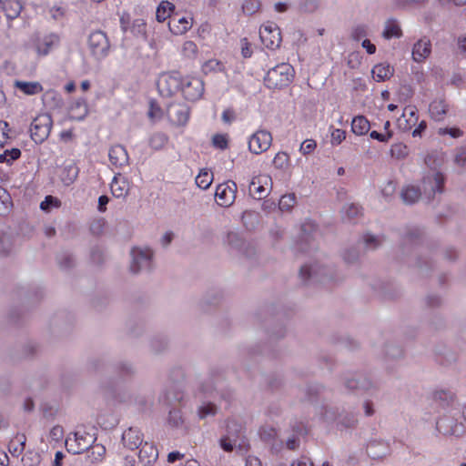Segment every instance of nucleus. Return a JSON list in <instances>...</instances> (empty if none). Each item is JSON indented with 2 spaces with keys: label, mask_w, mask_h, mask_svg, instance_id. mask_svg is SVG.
Here are the masks:
<instances>
[{
  "label": "nucleus",
  "mask_w": 466,
  "mask_h": 466,
  "mask_svg": "<svg viewBox=\"0 0 466 466\" xmlns=\"http://www.w3.org/2000/svg\"><path fill=\"white\" fill-rule=\"evenodd\" d=\"M294 75L295 71L291 65L281 63L267 72L264 82L268 88L279 89L288 86L292 82Z\"/></svg>",
  "instance_id": "obj_1"
},
{
  "label": "nucleus",
  "mask_w": 466,
  "mask_h": 466,
  "mask_svg": "<svg viewBox=\"0 0 466 466\" xmlns=\"http://www.w3.org/2000/svg\"><path fill=\"white\" fill-rule=\"evenodd\" d=\"M96 440L94 434L78 430L66 437L65 444L67 451L73 454H80L89 449Z\"/></svg>",
  "instance_id": "obj_2"
},
{
  "label": "nucleus",
  "mask_w": 466,
  "mask_h": 466,
  "mask_svg": "<svg viewBox=\"0 0 466 466\" xmlns=\"http://www.w3.org/2000/svg\"><path fill=\"white\" fill-rule=\"evenodd\" d=\"M130 270L134 274L147 271L152 267L153 251L147 247H134L130 252Z\"/></svg>",
  "instance_id": "obj_3"
},
{
  "label": "nucleus",
  "mask_w": 466,
  "mask_h": 466,
  "mask_svg": "<svg viewBox=\"0 0 466 466\" xmlns=\"http://www.w3.org/2000/svg\"><path fill=\"white\" fill-rule=\"evenodd\" d=\"M183 78L184 76L177 71L161 75L157 81L160 95L169 97L178 91L182 92Z\"/></svg>",
  "instance_id": "obj_4"
},
{
  "label": "nucleus",
  "mask_w": 466,
  "mask_h": 466,
  "mask_svg": "<svg viewBox=\"0 0 466 466\" xmlns=\"http://www.w3.org/2000/svg\"><path fill=\"white\" fill-rule=\"evenodd\" d=\"M59 43V36L56 34L50 33L32 38L30 48L38 57H44L48 56L53 49L56 48Z\"/></svg>",
  "instance_id": "obj_5"
},
{
  "label": "nucleus",
  "mask_w": 466,
  "mask_h": 466,
  "mask_svg": "<svg viewBox=\"0 0 466 466\" xmlns=\"http://www.w3.org/2000/svg\"><path fill=\"white\" fill-rule=\"evenodd\" d=\"M53 125L52 117L48 114L38 115L31 123V138L36 143L44 142L49 136Z\"/></svg>",
  "instance_id": "obj_6"
},
{
  "label": "nucleus",
  "mask_w": 466,
  "mask_h": 466,
  "mask_svg": "<svg viewBox=\"0 0 466 466\" xmlns=\"http://www.w3.org/2000/svg\"><path fill=\"white\" fill-rule=\"evenodd\" d=\"M444 177L441 173L431 170L426 173L421 180L420 188L427 199L433 198L437 193L442 192Z\"/></svg>",
  "instance_id": "obj_7"
},
{
  "label": "nucleus",
  "mask_w": 466,
  "mask_h": 466,
  "mask_svg": "<svg viewBox=\"0 0 466 466\" xmlns=\"http://www.w3.org/2000/svg\"><path fill=\"white\" fill-rule=\"evenodd\" d=\"M259 38L268 49L274 50L280 46L281 35L279 26L273 22H267L259 29Z\"/></svg>",
  "instance_id": "obj_8"
},
{
  "label": "nucleus",
  "mask_w": 466,
  "mask_h": 466,
  "mask_svg": "<svg viewBox=\"0 0 466 466\" xmlns=\"http://www.w3.org/2000/svg\"><path fill=\"white\" fill-rule=\"evenodd\" d=\"M271 144L272 135L266 129L257 130L248 140L249 151L256 155L266 152L270 147Z\"/></svg>",
  "instance_id": "obj_9"
},
{
  "label": "nucleus",
  "mask_w": 466,
  "mask_h": 466,
  "mask_svg": "<svg viewBox=\"0 0 466 466\" xmlns=\"http://www.w3.org/2000/svg\"><path fill=\"white\" fill-rule=\"evenodd\" d=\"M88 46L97 59H102L108 55L110 45L107 36L102 31H94L89 35Z\"/></svg>",
  "instance_id": "obj_10"
},
{
  "label": "nucleus",
  "mask_w": 466,
  "mask_h": 466,
  "mask_svg": "<svg viewBox=\"0 0 466 466\" xmlns=\"http://www.w3.org/2000/svg\"><path fill=\"white\" fill-rule=\"evenodd\" d=\"M204 82L202 79L194 76H184L182 85V95L188 101H197L204 94Z\"/></svg>",
  "instance_id": "obj_11"
},
{
  "label": "nucleus",
  "mask_w": 466,
  "mask_h": 466,
  "mask_svg": "<svg viewBox=\"0 0 466 466\" xmlns=\"http://www.w3.org/2000/svg\"><path fill=\"white\" fill-rule=\"evenodd\" d=\"M237 186L234 182L220 184L217 187L215 198L221 207H229L233 204L236 198Z\"/></svg>",
  "instance_id": "obj_12"
},
{
  "label": "nucleus",
  "mask_w": 466,
  "mask_h": 466,
  "mask_svg": "<svg viewBox=\"0 0 466 466\" xmlns=\"http://www.w3.org/2000/svg\"><path fill=\"white\" fill-rule=\"evenodd\" d=\"M167 113L170 121L177 126H184L189 119V108L185 104H170Z\"/></svg>",
  "instance_id": "obj_13"
},
{
  "label": "nucleus",
  "mask_w": 466,
  "mask_h": 466,
  "mask_svg": "<svg viewBox=\"0 0 466 466\" xmlns=\"http://www.w3.org/2000/svg\"><path fill=\"white\" fill-rule=\"evenodd\" d=\"M431 54V43L427 37H422L414 43L411 50L412 60L416 63L424 62Z\"/></svg>",
  "instance_id": "obj_14"
},
{
  "label": "nucleus",
  "mask_w": 466,
  "mask_h": 466,
  "mask_svg": "<svg viewBox=\"0 0 466 466\" xmlns=\"http://www.w3.org/2000/svg\"><path fill=\"white\" fill-rule=\"evenodd\" d=\"M193 25V18L190 15H174L168 22L170 32L175 35L187 33Z\"/></svg>",
  "instance_id": "obj_15"
},
{
  "label": "nucleus",
  "mask_w": 466,
  "mask_h": 466,
  "mask_svg": "<svg viewBox=\"0 0 466 466\" xmlns=\"http://www.w3.org/2000/svg\"><path fill=\"white\" fill-rule=\"evenodd\" d=\"M418 122V110L413 106L404 108L401 116L397 120L399 128L402 131H409Z\"/></svg>",
  "instance_id": "obj_16"
},
{
  "label": "nucleus",
  "mask_w": 466,
  "mask_h": 466,
  "mask_svg": "<svg viewBox=\"0 0 466 466\" xmlns=\"http://www.w3.org/2000/svg\"><path fill=\"white\" fill-rule=\"evenodd\" d=\"M268 180L269 177L267 176L254 177L248 187L249 194L257 199L265 198L269 192V188L266 187Z\"/></svg>",
  "instance_id": "obj_17"
},
{
  "label": "nucleus",
  "mask_w": 466,
  "mask_h": 466,
  "mask_svg": "<svg viewBox=\"0 0 466 466\" xmlns=\"http://www.w3.org/2000/svg\"><path fill=\"white\" fill-rule=\"evenodd\" d=\"M325 269L317 263L306 264L301 267L299 276L305 282L323 280Z\"/></svg>",
  "instance_id": "obj_18"
},
{
  "label": "nucleus",
  "mask_w": 466,
  "mask_h": 466,
  "mask_svg": "<svg viewBox=\"0 0 466 466\" xmlns=\"http://www.w3.org/2000/svg\"><path fill=\"white\" fill-rule=\"evenodd\" d=\"M122 442L129 450L139 448L143 443V435L137 428H129L122 434Z\"/></svg>",
  "instance_id": "obj_19"
},
{
  "label": "nucleus",
  "mask_w": 466,
  "mask_h": 466,
  "mask_svg": "<svg viewBox=\"0 0 466 466\" xmlns=\"http://www.w3.org/2000/svg\"><path fill=\"white\" fill-rule=\"evenodd\" d=\"M108 157L110 163L116 167H123L128 164V154L123 146L116 145L111 147Z\"/></svg>",
  "instance_id": "obj_20"
},
{
  "label": "nucleus",
  "mask_w": 466,
  "mask_h": 466,
  "mask_svg": "<svg viewBox=\"0 0 466 466\" xmlns=\"http://www.w3.org/2000/svg\"><path fill=\"white\" fill-rule=\"evenodd\" d=\"M110 188L114 197L117 198H125L129 191V182L125 177L118 173L113 177Z\"/></svg>",
  "instance_id": "obj_21"
},
{
  "label": "nucleus",
  "mask_w": 466,
  "mask_h": 466,
  "mask_svg": "<svg viewBox=\"0 0 466 466\" xmlns=\"http://www.w3.org/2000/svg\"><path fill=\"white\" fill-rule=\"evenodd\" d=\"M14 87L25 96H35L40 94L44 88L38 81L15 80Z\"/></svg>",
  "instance_id": "obj_22"
},
{
  "label": "nucleus",
  "mask_w": 466,
  "mask_h": 466,
  "mask_svg": "<svg viewBox=\"0 0 466 466\" xmlns=\"http://www.w3.org/2000/svg\"><path fill=\"white\" fill-rule=\"evenodd\" d=\"M88 114V106L84 98L74 101L69 106V117L74 120L82 121Z\"/></svg>",
  "instance_id": "obj_23"
},
{
  "label": "nucleus",
  "mask_w": 466,
  "mask_h": 466,
  "mask_svg": "<svg viewBox=\"0 0 466 466\" xmlns=\"http://www.w3.org/2000/svg\"><path fill=\"white\" fill-rule=\"evenodd\" d=\"M140 447L138 458L144 465H149L157 460L158 451L152 443L145 442Z\"/></svg>",
  "instance_id": "obj_24"
},
{
  "label": "nucleus",
  "mask_w": 466,
  "mask_h": 466,
  "mask_svg": "<svg viewBox=\"0 0 466 466\" xmlns=\"http://www.w3.org/2000/svg\"><path fill=\"white\" fill-rule=\"evenodd\" d=\"M23 5L20 0H0V9L5 14L7 19L16 18Z\"/></svg>",
  "instance_id": "obj_25"
},
{
  "label": "nucleus",
  "mask_w": 466,
  "mask_h": 466,
  "mask_svg": "<svg viewBox=\"0 0 466 466\" xmlns=\"http://www.w3.org/2000/svg\"><path fill=\"white\" fill-rule=\"evenodd\" d=\"M371 74L374 80L382 82L393 76L394 68L388 63H380L373 66Z\"/></svg>",
  "instance_id": "obj_26"
},
{
  "label": "nucleus",
  "mask_w": 466,
  "mask_h": 466,
  "mask_svg": "<svg viewBox=\"0 0 466 466\" xmlns=\"http://www.w3.org/2000/svg\"><path fill=\"white\" fill-rule=\"evenodd\" d=\"M78 172L79 170L76 163L69 161L62 167L60 178L65 185L69 186L76 179Z\"/></svg>",
  "instance_id": "obj_27"
},
{
  "label": "nucleus",
  "mask_w": 466,
  "mask_h": 466,
  "mask_svg": "<svg viewBox=\"0 0 466 466\" xmlns=\"http://www.w3.org/2000/svg\"><path fill=\"white\" fill-rule=\"evenodd\" d=\"M401 35L402 30L400 23L394 18L388 19L384 24L382 36L389 40L391 38H400Z\"/></svg>",
  "instance_id": "obj_28"
},
{
  "label": "nucleus",
  "mask_w": 466,
  "mask_h": 466,
  "mask_svg": "<svg viewBox=\"0 0 466 466\" xmlns=\"http://www.w3.org/2000/svg\"><path fill=\"white\" fill-rule=\"evenodd\" d=\"M347 387L352 390L359 389L369 391L376 388V383L368 377L360 376L356 379H350L347 381Z\"/></svg>",
  "instance_id": "obj_29"
},
{
  "label": "nucleus",
  "mask_w": 466,
  "mask_h": 466,
  "mask_svg": "<svg viewBox=\"0 0 466 466\" xmlns=\"http://www.w3.org/2000/svg\"><path fill=\"white\" fill-rule=\"evenodd\" d=\"M423 195L420 187L408 185L401 191V198L406 204H413Z\"/></svg>",
  "instance_id": "obj_30"
},
{
  "label": "nucleus",
  "mask_w": 466,
  "mask_h": 466,
  "mask_svg": "<svg viewBox=\"0 0 466 466\" xmlns=\"http://www.w3.org/2000/svg\"><path fill=\"white\" fill-rule=\"evenodd\" d=\"M429 112L435 121H441L447 113V105L443 100H434L430 105Z\"/></svg>",
  "instance_id": "obj_31"
},
{
  "label": "nucleus",
  "mask_w": 466,
  "mask_h": 466,
  "mask_svg": "<svg viewBox=\"0 0 466 466\" xmlns=\"http://www.w3.org/2000/svg\"><path fill=\"white\" fill-rule=\"evenodd\" d=\"M370 122L363 116H357L351 121V131L357 136H363L370 130Z\"/></svg>",
  "instance_id": "obj_32"
},
{
  "label": "nucleus",
  "mask_w": 466,
  "mask_h": 466,
  "mask_svg": "<svg viewBox=\"0 0 466 466\" xmlns=\"http://www.w3.org/2000/svg\"><path fill=\"white\" fill-rule=\"evenodd\" d=\"M226 432L224 435L238 441L242 431V425L234 419H228L225 422Z\"/></svg>",
  "instance_id": "obj_33"
},
{
  "label": "nucleus",
  "mask_w": 466,
  "mask_h": 466,
  "mask_svg": "<svg viewBox=\"0 0 466 466\" xmlns=\"http://www.w3.org/2000/svg\"><path fill=\"white\" fill-rule=\"evenodd\" d=\"M174 5L168 1H162L156 11V18L158 22H164L173 12Z\"/></svg>",
  "instance_id": "obj_34"
},
{
  "label": "nucleus",
  "mask_w": 466,
  "mask_h": 466,
  "mask_svg": "<svg viewBox=\"0 0 466 466\" xmlns=\"http://www.w3.org/2000/svg\"><path fill=\"white\" fill-rule=\"evenodd\" d=\"M213 181V174L208 169H201L196 177V185L200 189H208Z\"/></svg>",
  "instance_id": "obj_35"
},
{
  "label": "nucleus",
  "mask_w": 466,
  "mask_h": 466,
  "mask_svg": "<svg viewBox=\"0 0 466 466\" xmlns=\"http://www.w3.org/2000/svg\"><path fill=\"white\" fill-rule=\"evenodd\" d=\"M130 31L136 37L147 39V24L144 19H134L130 26Z\"/></svg>",
  "instance_id": "obj_36"
},
{
  "label": "nucleus",
  "mask_w": 466,
  "mask_h": 466,
  "mask_svg": "<svg viewBox=\"0 0 466 466\" xmlns=\"http://www.w3.org/2000/svg\"><path fill=\"white\" fill-rule=\"evenodd\" d=\"M167 140L168 137L166 134L155 133L149 137L148 144L154 150H160L166 146Z\"/></svg>",
  "instance_id": "obj_37"
},
{
  "label": "nucleus",
  "mask_w": 466,
  "mask_h": 466,
  "mask_svg": "<svg viewBox=\"0 0 466 466\" xmlns=\"http://www.w3.org/2000/svg\"><path fill=\"white\" fill-rule=\"evenodd\" d=\"M25 437L16 436L10 442L8 446L9 452L13 456H19L25 449Z\"/></svg>",
  "instance_id": "obj_38"
},
{
  "label": "nucleus",
  "mask_w": 466,
  "mask_h": 466,
  "mask_svg": "<svg viewBox=\"0 0 466 466\" xmlns=\"http://www.w3.org/2000/svg\"><path fill=\"white\" fill-rule=\"evenodd\" d=\"M202 71L204 74H210L214 72L224 71V65L218 59H209L202 65Z\"/></svg>",
  "instance_id": "obj_39"
},
{
  "label": "nucleus",
  "mask_w": 466,
  "mask_h": 466,
  "mask_svg": "<svg viewBox=\"0 0 466 466\" xmlns=\"http://www.w3.org/2000/svg\"><path fill=\"white\" fill-rule=\"evenodd\" d=\"M21 156L19 148L6 149L0 154V163L11 165L15 160L18 159Z\"/></svg>",
  "instance_id": "obj_40"
},
{
  "label": "nucleus",
  "mask_w": 466,
  "mask_h": 466,
  "mask_svg": "<svg viewBox=\"0 0 466 466\" xmlns=\"http://www.w3.org/2000/svg\"><path fill=\"white\" fill-rule=\"evenodd\" d=\"M273 165L278 169H287L289 165V156L284 151L278 152L273 158Z\"/></svg>",
  "instance_id": "obj_41"
},
{
  "label": "nucleus",
  "mask_w": 466,
  "mask_h": 466,
  "mask_svg": "<svg viewBox=\"0 0 466 466\" xmlns=\"http://www.w3.org/2000/svg\"><path fill=\"white\" fill-rule=\"evenodd\" d=\"M60 206V200L53 196H46L40 203V208L45 212H50L54 208H58Z\"/></svg>",
  "instance_id": "obj_42"
},
{
  "label": "nucleus",
  "mask_w": 466,
  "mask_h": 466,
  "mask_svg": "<svg viewBox=\"0 0 466 466\" xmlns=\"http://www.w3.org/2000/svg\"><path fill=\"white\" fill-rule=\"evenodd\" d=\"M296 203V196L294 194H287L280 198L279 208L281 211H289Z\"/></svg>",
  "instance_id": "obj_43"
},
{
  "label": "nucleus",
  "mask_w": 466,
  "mask_h": 466,
  "mask_svg": "<svg viewBox=\"0 0 466 466\" xmlns=\"http://www.w3.org/2000/svg\"><path fill=\"white\" fill-rule=\"evenodd\" d=\"M238 440L223 435L218 440L219 447L226 452H231L237 446Z\"/></svg>",
  "instance_id": "obj_44"
},
{
  "label": "nucleus",
  "mask_w": 466,
  "mask_h": 466,
  "mask_svg": "<svg viewBox=\"0 0 466 466\" xmlns=\"http://www.w3.org/2000/svg\"><path fill=\"white\" fill-rule=\"evenodd\" d=\"M214 147L224 150L228 147V136L226 134H216L212 137Z\"/></svg>",
  "instance_id": "obj_45"
},
{
  "label": "nucleus",
  "mask_w": 466,
  "mask_h": 466,
  "mask_svg": "<svg viewBox=\"0 0 466 466\" xmlns=\"http://www.w3.org/2000/svg\"><path fill=\"white\" fill-rule=\"evenodd\" d=\"M217 406L212 403H203L198 408V416L200 419H205L208 416H213L217 413Z\"/></svg>",
  "instance_id": "obj_46"
},
{
  "label": "nucleus",
  "mask_w": 466,
  "mask_h": 466,
  "mask_svg": "<svg viewBox=\"0 0 466 466\" xmlns=\"http://www.w3.org/2000/svg\"><path fill=\"white\" fill-rule=\"evenodd\" d=\"M198 53V46L192 41H186L182 46V54L184 56L193 58Z\"/></svg>",
  "instance_id": "obj_47"
},
{
  "label": "nucleus",
  "mask_w": 466,
  "mask_h": 466,
  "mask_svg": "<svg viewBox=\"0 0 466 466\" xmlns=\"http://www.w3.org/2000/svg\"><path fill=\"white\" fill-rule=\"evenodd\" d=\"M259 437L265 441H269L276 436V430L271 426H261L258 430Z\"/></svg>",
  "instance_id": "obj_48"
},
{
  "label": "nucleus",
  "mask_w": 466,
  "mask_h": 466,
  "mask_svg": "<svg viewBox=\"0 0 466 466\" xmlns=\"http://www.w3.org/2000/svg\"><path fill=\"white\" fill-rule=\"evenodd\" d=\"M260 6L259 0H244L242 4L243 11L248 15L256 13Z\"/></svg>",
  "instance_id": "obj_49"
},
{
  "label": "nucleus",
  "mask_w": 466,
  "mask_h": 466,
  "mask_svg": "<svg viewBox=\"0 0 466 466\" xmlns=\"http://www.w3.org/2000/svg\"><path fill=\"white\" fill-rule=\"evenodd\" d=\"M368 35V26L366 25H357L352 28L351 37L359 41Z\"/></svg>",
  "instance_id": "obj_50"
},
{
  "label": "nucleus",
  "mask_w": 466,
  "mask_h": 466,
  "mask_svg": "<svg viewBox=\"0 0 466 466\" xmlns=\"http://www.w3.org/2000/svg\"><path fill=\"white\" fill-rule=\"evenodd\" d=\"M316 147H317V143L315 140L306 139L301 143V145L299 147V152L302 155H309V154L312 153Z\"/></svg>",
  "instance_id": "obj_51"
},
{
  "label": "nucleus",
  "mask_w": 466,
  "mask_h": 466,
  "mask_svg": "<svg viewBox=\"0 0 466 466\" xmlns=\"http://www.w3.org/2000/svg\"><path fill=\"white\" fill-rule=\"evenodd\" d=\"M9 132L7 122L0 120V147H4L10 138Z\"/></svg>",
  "instance_id": "obj_52"
},
{
  "label": "nucleus",
  "mask_w": 466,
  "mask_h": 466,
  "mask_svg": "<svg viewBox=\"0 0 466 466\" xmlns=\"http://www.w3.org/2000/svg\"><path fill=\"white\" fill-rule=\"evenodd\" d=\"M391 154L397 158H403L407 156V147L401 143H397L391 146Z\"/></svg>",
  "instance_id": "obj_53"
},
{
  "label": "nucleus",
  "mask_w": 466,
  "mask_h": 466,
  "mask_svg": "<svg viewBox=\"0 0 466 466\" xmlns=\"http://www.w3.org/2000/svg\"><path fill=\"white\" fill-rule=\"evenodd\" d=\"M106 453V448L103 445H96L93 447L90 457L93 462H97L103 460Z\"/></svg>",
  "instance_id": "obj_54"
},
{
  "label": "nucleus",
  "mask_w": 466,
  "mask_h": 466,
  "mask_svg": "<svg viewBox=\"0 0 466 466\" xmlns=\"http://www.w3.org/2000/svg\"><path fill=\"white\" fill-rule=\"evenodd\" d=\"M438 134L441 136H450L452 138H458L462 136L461 129L457 127H441L438 130Z\"/></svg>",
  "instance_id": "obj_55"
},
{
  "label": "nucleus",
  "mask_w": 466,
  "mask_h": 466,
  "mask_svg": "<svg viewBox=\"0 0 466 466\" xmlns=\"http://www.w3.org/2000/svg\"><path fill=\"white\" fill-rule=\"evenodd\" d=\"M240 49H241V55L244 58H248L252 56L253 51L251 49V44L248 40V38L244 37L240 39L239 42Z\"/></svg>",
  "instance_id": "obj_56"
},
{
  "label": "nucleus",
  "mask_w": 466,
  "mask_h": 466,
  "mask_svg": "<svg viewBox=\"0 0 466 466\" xmlns=\"http://www.w3.org/2000/svg\"><path fill=\"white\" fill-rule=\"evenodd\" d=\"M346 138V132L342 129L336 128L331 132V144L338 146Z\"/></svg>",
  "instance_id": "obj_57"
},
{
  "label": "nucleus",
  "mask_w": 466,
  "mask_h": 466,
  "mask_svg": "<svg viewBox=\"0 0 466 466\" xmlns=\"http://www.w3.org/2000/svg\"><path fill=\"white\" fill-rule=\"evenodd\" d=\"M148 117L153 121H157V120L161 119V117H162L161 108L154 102L150 103Z\"/></svg>",
  "instance_id": "obj_58"
},
{
  "label": "nucleus",
  "mask_w": 466,
  "mask_h": 466,
  "mask_svg": "<svg viewBox=\"0 0 466 466\" xmlns=\"http://www.w3.org/2000/svg\"><path fill=\"white\" fill-rule=\"evenodd\" d=\"M395 185L392 181H387L381 188V194L386 199H390L395 192Z\"/></svg>",
  "instance_id": "obj_59"
},
{
  "label": "nucleus",
  "mask_w": 466,
  "mask_h": 466,
  "mask_svg": "<svg viewBox=\"0 0 466 466\" xmlns=\"http://www.w3.org/2000/svg\"><path fill=\"white\" fill-rule=\"evenodd\" d=\"M63 428L60 426H54L49 431V437L52 441H58L63 438Z\"/></svg>",
  "instance_id": "obj_60"
},
{
  "label": "nucleus",
  "mask_w": 466,
  "mask_h": 466,
  "mask_svg": "<svg viewBox=\"0 0 466 466\" xmlns=\"http://www.w3.org/2000/svg\"><path fill=\"white\" fill-rule=\"evenodd\" d=\"M370 137L372 139H376L380 142H388L390 140V138L391 137V133L387 132L385 134H382V133H379L378 131H371L370 134Z\"/></svg>",
  "instance_id": "obj_61"
},
{
  "label": "nucleus",
  "mask_w": 466,
  "mask_h": 466,
  "mask_svg": "<svg viewBox=\"0 0 466 466\" xmlns=\"http://www.w3.org/2000/svg\"><path fill=\"white\" fill-rule=\"evenodd\" d=\"M455 162L461 168L466 169V151L465 150H460L457 153V155L455 157Z\"/></svg>",
  "instance_id": "obj_62"
},
{
  "label": "nucleus",
  "mask_w": 466,
  "mask_h": 466,
  "mask_svg": "<svg viewBox=\"0 0 466 466\" xmlns=\"http://www.w3.org/2000/svg\"><path fill=\"white\" fill-rule=\"evenodd\" d=\"M457 46L459 51L466 57V33L458 37Z\"/></svg>",
  "instance_id": "obj_63"
},
{
  "label": "nucleus",
  "mask_w": 466,
  "mask_h": 466,
  "mask_svg": "<svg viewBox=\"0 0 466 466\" xmlns=\"http://www.w3.org/2000/svg\"><path fill=\"white\" fill-rule=\"evenodd\" d=\"M290 466H313V463L309 458L302 456L294 461Z\"/></svg>",
  "instance_id": "obj_64"
}]
</instances>
